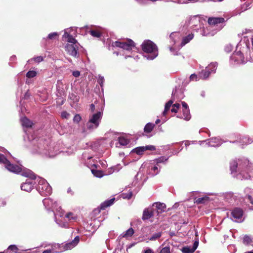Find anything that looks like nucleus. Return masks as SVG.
Listing matches in <instances>:
<instances>
[{
    "label": "nucleus",
    "mask_w": 253,
    "mask_h": 253,
    "mask_svg": "<svg viewBox=\"0 0 253 253\" xmlns=\"http://www.w3.org/2000/svg\"><path fill=\"white\" fill-rule=\"evenodd\" d=\"M142 253H155L154 251L150 248H147Z\"/></svg>",
    "instance_id": "69168bd1"
},
{
    "label": "nucleus",
    "mask_w": 253,
    "mask_h": 253,
    "mask_svg": "<svg viewBox=\"0 0 253 253\" xmlns=\"http://www.w3.org/2000/svg\"><path fill=\"white\" fill-rule=\"evenodd\" d=\"M160 168L157 166L151 164L148 166L149 173L152 176L155 175L159 173L160 171Z\"/></svg>",
    "instance_id": "412c9836"
},
{
    "label": "nucleus",
    "mask_w": 253,
    "mask_h": 253,
    "mask_svg": "<svg viewBox=\"0 0 253 253\" xmlns=\"http://www.w3.org/2000/svg\"><path fill=\"white\" fill-rule=\"evenodd\" d=\"M42 202L46 209L47 210L55 209L60 212L61 217L63 216L64 212L61 210V207L58 206L56 201H53L50 198H45Z\"/></svg>",
    "instance_id": "9b49d317"
},
{
    "label": "nucleus",
    "mask_w": 253,
    "mask_h": 253,
    "mask_svg": "<svg viewBox=\"0 0 253 253\" xmlns=\"http://www.w3.org/2000/svg\"><path fill=\"white\" fill-rule=\"evenodd\" d=\"M153 206L155 207L158 210H160V212L164 211L166 209V206L164 203H155Z\"/></svg>",
    "instance_id": "7c9ffc66"
},
{
    "label": "nucleus",
    "mask_w": 253,
    "mask_h": 253,
    "mask_svg": "<svg viewBox=\"0 0 253 253\" xmlns=\"http://www.w3.org/2000/svg\"><path fill=\"white\" fill-rule=\"evenodd\" d=\"M37 190L41 195L47 196L52 192V189L47 182L44 179L39 178Z\"/></svg>",
    "instance_id": "6e6552de"
},
{
    "label": "nucleus",
    "mask_w": 253,
    "mask_h": 253,
    "mask_svg": "<svg viewBox=\"0 0 253 253\" xmlns=\"http://www.w3.org/2000/svg\"><path fill=\"white\" fill-rule=\"evenodd\" d=\"M79 237L76 236L72 241L66 244L65 245H63L61 246H60V247L58 248V249L61 250L62 252L63 251L71 250L77 245V244L79 242Z\"/></svg>",
    "instance_id": "4468645a"
},
{
    "label": "nucleus",
    "mask_w": 253,
    "mask_h": 253,
    "mask_svg": "<svg viewBox=\"0 0 253 253\" xmlns=\"http://www.w3.org/2000/svg\"><path fill=\"white\" fill-rule=\"evenodd\" d=\"M20 167H21V171L18 173H21L22 175L30 178V179H27L25 182L22 184L21 189L22 190L29 192L31 191L34 188L35 184L34 180L36 178V176L31 170L23 169L22 166Z\"/></svg>",
    "instance_id": "39448f33"
},
{
    "label": "nucleus",
    "mask_w": 253,
    "mask_h": 253,
    "mask_svg": "<svg viewBox=\"0 0 253 253\" xmlns=\"http://www.w3.org/2000/svg\"><path fill=\"white\" fill-rule=\"evenodd\" d=\"M21 122L22 126L26 127H31L33 124V122L26 117L22 118Z\"/></svg>",
    "instance_id": "393cba45"
},
{
    "label": "nucleus",
    "mask_w": 253,
    "mask_h": 253,
    "mask_svg": "<svg viewBox=\"0 0 253 253\" xmlns=\"http://www.w3.org/2000/svg\"><path fill=\"white\" fill-rule=\"evenodd\" d=\"M113 137V143H115L116 147H120L121 146L129 147L130 140L126 138L125 136H120L116 132L112 131V137Z\"/></svg>",
    "instance_id": "1a4fd4ad"
},
{
    "label": "nucleus",
    "mask_w": 253,
    "mask_h": 253,
    "mask_svg": "<svg viewBox=\"0 0 253 253\" xmlns=\"http://www.w3.org/2000/svg\"><path fill=\"white\" fill-rule=\"evenodd\" d=\"M200 145L202 143L206 142V145L211 147H218L222 143V140L217 137H212L206 141H200Z\"/></svg>",
    "instance_id": "2eb2a0df"
},
{
    "label": "nucleus",
    "mask_w": 253,
    "mask_h": 253,
    "mask_svg": "<svg viewBox=\"0 0 253 253\" xmlns=\"http://www.w3.org/2000/svg\"><path fill=\"white\" fill-rule=\"evenodd\" d=\"M42 60H43V57L41 56H37L36 57L33 58L31 59L30 60H29L28 61V62L29 63H30L32 61H34L35 62H36L37 63H40V62H42Z\"/></svg>",
    "instance_id": "09e8293b"
},
{
    "label": "nucleus",
    "mask_w": 253,
    "mask_h": 253,
    "mask_svg": "<svg viewBox=\"0 0 253 253\" xmlns=\"http://www.w3.org/2000/svg\"><path fill=\"white\" fill-rule=\"evenodd\" d=\"M162 236V232H158L153 234L149 238L150 241H155L160 238Z\"/></svg>",
    "instance_id": "ea45409f"
},
{
    "label": "nucleus",
    "mask_w": 253,
    "mask_h": 253,
    "mask_svg": "<svg viewBox=\"0 0 253 253\" xmlns=\"http://www.w3.org/2000/svg\"><path fill=\"white\" fill-rule=\"evenodd\" d=\"M250 42L253 44V37H244L238 43L236 51L230 58L231 64L235 65L244 64L248 61V57H244V54H247L250 51Z\"/></svg>",
    "instance_id": "f257e3e1"
},
{
    "label": "nucleus",
    "mask_w": 253,
    "mask_h": 253,
    "mask_svg": "<svg viewBox=\"0 0 253 253\" xmlns=\"http://www.w3.org/2000/svg\"><path fill=\"white\" fill-rule=\"evenodd\" d=\"M142 49L145 54L144 57L148 60H153L158 55V48L156 45L150 40L143 42L141 44Z\"/></svg>",
    "instance_id": "20e7f679"
},
{
    "label": "nucleus",
    "mask_w": 253,
    "mask_h": 253,
    "mask_svg": "<svg viewBox=\"0 0 253 253\" xmlns=\"http://www.w3.org/2000/svg\"><path fill=\"white\" fill-rule=\"evenodd\" d=\"M88 32L94 37L99 38L101 35V32L97 30L91 29Z\"/></svg>",
    "instance_id": "58836bf2"
},
{
    "label": "nucleus",
    "mask_w": 253,
    "mask_h": 253,
    "mask_svg": "<svg viewBox=\"0 0 253 253\" xmlns=\"http://www.w3.org/2000/svg\"><path fill=\"white\" fill-rule=\"evenodd\" d=\"M0 164H4L5 168L10 172L18 173L21 171V167L11 164L7 159L1 154H0Z\"/></svg>",
    "instance_id": "9d476101"
},
{
    "label": "nucleus",
    "mask_w": 253,
    "mask_h": 253,
    "mask_svg": "<svg viewBox=\"0 0 253 253\" xmlns=\"http://www.w3.org/2000/svg\"><path fill=\"white\" fill-rule=\"evenodd\" d=\"M168 158H167L165 157H161L158 159L154 161V163H156L157 165H158L159 163H164L168 160Z\"/></svg>",
    "instance_id": "49530a36"
},
{
    "label": "nucleus",
    "mask_w": 253,
    "mask_h": 253,
    "mask_svg": "<svg viewBox=\"0 0 253 253\" xmlns=\"http://www.w3.org/2000/svg\"><path fill=\"white\" fill-rule=\"evenodd\" d=\"M111 205V200H107L102 203L101 204L99 207V209H100L101 210H104L106 208L109 207Z\"/></svg>",
    "instance_id": "f704fd0d"
},
{
    "label": "nucleus",
    "mask_w": 253,
    "mask_h": 253,
    "mask_svg": "<svg viewBox=\"0 0 253 253\" xmlns=\"http://www.w3.org/2000/svg\"><path fill=\"white\" fill-rule=\"evenodd\" d=\"M233 49V46L231 44H227L224 48V50L226 52H229Z\"/></svg>",
    "instance_id": "603ef678"
},
{
    "label": "nucleus",
    "mask_w": 253,
    "mask_h": 253,
    "mask_svg": "<svg viewBox=\"0 0 253 253\" xmlns=\"http://www.w3.org/2000/svg\"><path fill=\"white\" fill-rule=\"evenodd\" d=\"M73 75L76 77H79L80 76V72L78 71H74L72 73Z\"/></svg>",
    "instance_id": "338daca9"
},
{
    "label": "nucleus",
    "mask_w": 253,
    "mask_h": 253,
    "mask_svg": "<svg viewBox=\"0 0 253 253\" xmlns=\"http://www.w3.org/2000/svg\"><path fill=\"white\" fill-rule=\"evenodd\" d=\"M253 242V239L248 235H245L243 237V243L245 245H250Z\"/></svg>",
    "instance_id": "473e14b6"
},
{
    "label": "nucleus",
    "mask_w": 253,
    "mask_h": 253,
    "mask_svg": "<svg viewBox=\"0 0 253 253\" xmlns=\"http://www.w3.org/2000/svg\"><path fill=\"white\" fill-rule=\"evenodd\" d=\"M210 74V71L206 68L205 70H202L199 75V78L201 79H207Z\"/></svg>",
    "instance_id": "cd10ccee"
},
{
    "label": "nucleus",
    "mask_w": 253,
    "mask_h": 253,
    "mask_svg": "<svg viewBox=\"0 0 253 253\" xmlns=\"http://www.w3.org/2000/svg\"><path fill=\"white\" fill-rule=\"evenodd\" d=\"M243 211L242 209L236 208L233 210L231 212V218L232 220L241 222L243 221Z\"/></svg>",
    "instance_id": "f8f14e48"
},
{
    "label": "nucleus",
    "mask_w": 253,
    "mask_h": 253,
    "mask_svg": "<svg viewBox=\"0 0 253 253\" xmlns=\"http://www.w3.org/2000/svg\"><path fill=\"white\" fill-rule=\"evenodd\" d=\"M190 23L192 24L191 27L194 30H196L195 27L200 23V19L198 17L195 16L191 18L190 20Z\"/></svg>",
    "instance_id": "bb28decb"
},
{
    "label": "nucleus",
    "mask_w": 253,
    "mask_h": 253,
    "mask_svg": "<svg viewBox=\"0 0 253 253\" xmlns=\"http://www.w3.org/2000/svg\"><path fill=\"white\" fill-rule=\"evenodd\" d=\"M153 216V211L152 208L145 209L143 212L142 219H148Z\"/></svg>",
    "instance_id": "aec40b11"
},
{
    "label": "nucleus",
    "mask_w": 253,
    "mask_h": 253,
    "mask_svg": "<svg viewBox=\"0 0 253 253\" xmlns=\"http://www.w3.org/2000/svg\"><path fill=\"white\" fill-rule=\"evenodd\" d=\"M60 245L58 244H55L52 247L51 249L46 250L44 251L42 253H60L62 252L61 250H58V248H60Z\"/></svg>",
    "instance_id": "b1692460"
},
{
    "label": "nucleus",
    "mask_w": 253,
    "mask_h": 253,
    "mask_svg": "<svg viewBox=\"0 0 253 253\" xmlns=\"http://www.w3.org/2000/svg\"><path fill=\"white\" fill-rule=\"evenodd\" d=\"M8 250H10L11 251H17L18 250V248L15 245H12L9 246Z\"/></svg>",
    "instance_id": "e2e57ef3"
},
{
    "label": "nucleus",
    "mask_w": 253,
    "mask_h": 253,
    "mask_svg": "<svg viewBox=\"0 0 253 253\" xmlns=\"http://www.w3.org/2000/svg\"><path fill=\"white\" fill-rule=\"evenodd\" d=\"M134 233V230L132 228H130L122 234V236L126 238H128L131 237Z\"/></svg>",
    "instance_id": "2f4dec72"
},
{
    "label": "nucleus",
    "mask_w": 253,
    "mask_h": 253,
    "mask_svg": "<svg viewBox=\"0 0 253 253\" xmlns=\"http://www.w3.org/2000/svg\"><path fill=\"white\" fill-rule=\"evenodd\" d=\"M112 46L113 47H118L120 48L119 51H114V54H116L117 55L119 54V53L124 55L125 53L123 52H124V50L130 51L135 48L134 43L131 40H128L126 42L116 41L112 43Z\"/></svg>",
    "instance_id": "423d86ee"
},
{
    "label": "nucleus",
    "mask_w": 253,
    "mask_h": 253,
    "mask_svg": "<svg viewBox=\"0 0 253 253\" xmlns=\"http://www.w3.org/2000/svg\"><path fill=\"white\" fill-rule=\"evenodd\" d=\"M199 79H200L199 78V76L198 77L197 75H196V74H192L190 76V81H197L199 80Z\"/></svg>",
    "instance_id": "4d7b16f0"
},
{
    "label": "nucleus",
    "mask_w": 253,
    "mask_h": 253,
    "mask_svg": "<svg viewBox=\"0 0 253 253\" xmlns=\"http://www.w3.org/2000/svg\"><path fill=\"white\" fill-rule=\"evenodd\" d=\"M78 44L67 43L65 46L66 51L71 56L77 57L78 56Z\"/></svg>",
    "instance_id": "ddd939ff"
},
{
    "label": "nucleus",
    "mask_w": 253,
    "mask_h": 253,
    "mask_svg": "<svg viewBox=\"0 0 253 253\" xmlns=\"http://www.w3.org/2000/svg\"><path fill=\"white\" fill-rule=\"evenodd\" d=\"M32 149L33 153L48 155L50 157L54 156V155L47 150V143L45 142V140L44 139H34L32 141Z\"/></svg>",
    "instance_id": "7ed1b4c3"
},
{
    "label": "nucleus",
    "mask_w": 253,
    "mask_h": 253,
    "mask_svg": "<svg viewBox=\"0 0 253 253\" xmlns=\"http://www.w3.org/2000/svg\"><path fill=\"white\" fill-rule=\"evenodd\" d=\"M122 168V166L121 164H117L116 166L112 167V173L118 172Z\"/></svg>",
    "instance_id": "8fccbe9b"
},
{
    "label": "nucleus",
    "mask_w": 253,
    "mask_h": 253,
    "mask_svg": "<svg viewBox=\"0 0 253 253\" xmlns=\"http://www.w3.org/2000/svg\"><path fill=\"white\" fill-rule=\"evenodd\" d=\"M144 148L145 151L146 150L154 151L156 149L155 147L151 145L144 146Z\"/></svg>",
    "instance_id": "3c124183"
},
{
    "label": "nucleus",
    "mask_w": 253,
    "mask_h": 253,
    "mask_svg": "<svg viewBox=\"0 0 253 253\" xmlns=\"http://www.w3.org/2000/svg\"><path fill=\"white\" fill-rule=\"evenodd\" d=\"M253 191V190L251 189L249 187H246L245 190H244V192L245 193L247 194V197L248 198V196H250L249 195V194H250L251 193H252V192Z\"/></svg>",
    "instance_id": "052dcab7"
},
{
    "label": "nucleus",
    "mask_w": 253,
    "mask_h": 253,
    "mask_svg": "<svg viewBox=\"0 0 253 253\" xmlns=\"http://www.w3.org/2000/svg\"><path fill=\"white\" fill-rule=\"evenodd\" d=\"M199 0H175L173 2L177 3L183 4V3H187L189 2H196L198 1Z\"/></svg>",
    "instance_id": "37998d69"
},
{
    "label": "nucleus",
    "mask_w": 253,
    "mask_h": 253,
    "mask_svg": "<svg viewBox=\"0 0 253 253\" xmlns=\"http://www.w3.org/2000/svg\"><path fill=\"white\" fill-rule=\"evenodd\" d=\"M68 29L65 30L64 34L63 36V38L66 40L67 42H68V43L79 44L76 40L72 36L70 35L68 33Z\"/></svg>",
    "instance_id": "a211bd4d"
},
{
    "label": "nucleus",
    "mask_w": 253,
    "mask_h": 253,
    "mask_svg": "<svg viewBox=\"0 0 253 253\" xmlns=\"http://www.w3.org/2000/svg\"><path fill=\"white\" fill-rule=\"evenodd\" d=\"M145 151L144 146L138 147L133 149L132 151V153H135L138 155H142Z\"/></svg>",
    "instance_id": "c9c22d12"
},
{
    "label": "nucleus",
    "mask_w": 253,
    "mask_h": 253,
    "mask_svg": "<svg viewBox=\"0 0 253 253\" xmlns=\"http://www.w3.org/2000/svg\"><path fill=\"white\" fill-rule=\"evenodd\" d=\"M210 194L204 195L202 197H200L195 200V203L197 204H205L210 201V198L208 196Z\"/></svg>",
    "instance_id": "5701e85b"
},
{
    "label": "nucleus",
    "mask_w": 253,
    "mask_h": 253,
    "mask_svg": "<svg viewBox=\"0 0 253 253\" xmlns=\"http://www.w3.org/2000/svg\"><path fill=\"white\" fill-rule=\"evenodd\" d=\"M37 73L35 71L30 70L26 74V77L28 78H34L36 76Z\"/></svg>",
    "instance_id": "de8ad7c7"
},
{
    "label": "nucleus",
    "mask_w": 253,
    "mask_h": 253,
    "mask_svg": "<svg viewBox=\"0 0 253 253\" xmlns=\"http://www.w3.org/2000/svg\"><path fill=\"white\" fill-rule=\"evenodd\" d=\"M183 115L184 117V119L188 121L190 119V115L189 113V109H183Z\"/></svg>",
    "instance_id": "79ce46f5"
},
{
    "label": "nucleus",
    "mask_w": 253,
    "mask_h": 253,
    "mask_svg": "<svg viewBox=\"0 0 253 253\" xmlns=\"http://www.w3.org/2000/svg\"><path fill=\"white\" fill-rule=\"evenodd\" d=\"M101 211L99 207L95 209L91 213V218L94 219L97 218V215L100 213Z\"/></svg>",
    "instance_id": "e433bc0d"
},
{
    "label": "nucleus",
    "mask_w": 253,
    "mask_h": 253,
    "mask_svg": "<svg viewBox=\"0 0 253 253\" xmlns=\"http://www.w3.org/2000/svg\"><path fill=\"white\" fill-rule=\"evenodd\" d=\"M198 30V32H200V34L202 36H213L214 35L213 33L210 31V28L204 27L200 28V29Z\"/></svg>",
    "instance_id": "4be33fe9"
},
{
    "label": "nucleus",
    "mask_w": 253,
    "mask_h": 253,
    "mask_svg": "<svg viewBox=\"0 0 253 253\" xmlns=\"http://www.w3.org/2000/svg\"><path fill=\"white\" fill-rule=\"evenodd\" d=\"M81 120V117L79 114H76L73 119L74 122L79 123Z\"/></svg>",
    "instance_id": "5fc2aeb1"
},
{
    "label": "nucleus",
    "mask_w": 253,
    "mask_h": 253,
    "mask_svg": "<svg viewBox=\"0 0 253 253\" xmlns=\"http://www.w3.org/2000/svg\"><path fill=\"white\" fill-rule=\"evenodd\" d=\"M176 90H173L172 93V97H171V100L169 101L165 105V110L163 112V115L164 116H165L167 114L168 111L169 110L170 107L172 105L173 101L175 100V96L176 95Z\"/></svg>",
    "instance_id": "f3484780"
},
{
    "label": "nucleus",
    "mask_w": 253,
    "mask_h": 253,
    "mask_svg": "<svg viewBox=\"0 0 253 253\" xmlns=\"http://www.w3.org/2000/svg\"><path fill=\"white\" fill-rule=\"evenodd\" d=\"M230 169L232 174L234 172H239L236 175L237 179L243 180L250 177L249 172L253 169L252 164L246 158L233 161L230 163Z\"/></svg>",
    "instance_id": "f03ea898"
},
{
    "label": "nucleus",
    "mask_w": 253,
    "mask_h": 253,
    "mask_svg": "<svg viewBox=\"0 0 253 253\" xmlns=\"http://www.w3.org/2000/svg\"><path fill=\"white\" fill-rule=\"evenodd\" d=\"M65 217L70 221H74L77 219V216L72 212H68L66 213Z\"/></svg>",
    "instance_id": "a19ab883"
},
{
    "label": "nucleus",
    "mask_w": 253,
    "mask_h": 253,
    "mask_svg": "<svg viewBox=\"0 0 253 253\" xmlns=\"http://www.w3.org/2000/svg\"><path fill=\"white\" fill-rule=\"evenodd\" d=\"M101 118L102 113L100 111L90 115L86 124L87 129L90 131L96 129L99 126Z\"/></svg>",
    "instance_id": "0eeeda50"
},
{
    "label": "nucleus",
    "mask_w": 253,
    "mask_h": 253,
    "mask_svg": "<svg viewBox=\"0 0 253 253\" xmlns=\"http://www.w3.org/2000/svg\"><path fill=\"white\" fill-rule=\"evenodd\" d=\"M248 6L249 5H248V4H246L243 5L242 7H241L242 12H243V11H246V10H247L249 8V7H248Z\"/></svg>",
    "instance_id": "774afa93"
},
{
    "label": "nucleus",
    "mask_w": 253,
    "mask_h": 253,
    "mask_svg": "<svg viewBox=\"0 0 253 253\" xmlns=\"http://www.w3.org/2000/svg\"><path fill=\"white\" fill-rule=\"evenodd\" d=\"M59 36V34L57 32H53L48 35L47 39L49 40H54L57 39Z\"/></svg>",
    "instance_id": "a18cd8bd"
},
{
    "label": "nucleus",
    "mask_w": 253,
    "mask_h": 253,
    "mask_svg": "<svg viewBox=\"0 0 253 253\" xmlns=\"http://www.w3.org/2000/svg\"><path fill=\"white\" fill-rule=\"evenodd\" d=\"M140 174H141V173H140V172H138L137 174V175L135 176V180L133 182L132 185L134 186H138L139 184H137V183H138V178H137V177L140 175Z\"/></svg>",
    "instance_id": "864d4df0"
},
{
    "label": "nucleus",
    "mask_w": 253,
    "mask_h": 253,
    "mask_svg": "<svg viewBox=\"0 0 253 253\" xmlns=\"http://www.w3.org/2000/svg\"><path fill=\"white\" fill-rule=\"evenodd\" d=\"M199 245L198 240L195 241L192 247H185L182 248L181 251L183 253H193L197 249Z\"/></svg>",
    "instance_id": "dca6fc26"
},
{
    "label": "nucleus",
    "mask_w": 253,
    "mask_h": 253,
    "mask_svg": "<svg viewBox=\"0 0 253 253\" xmlns=\"http://www.w3.org/2000/svg\"><path fill=\"white\" fill-rule=\"evenodd\" d=\"M217 67V63H211L209 65L208 67L206 68L207 70L210 71V74L212 73H215Z\"/></svg>",
    "instance_id": "72a5a7b5"
},
{
    "label": "nucleus",
    "mask_w": 253,
    "mask_h": 253,
    "mask_svg": "<svg viewBox=\"0 0 253 253\" xmlns=\"http://www.w3.org/2000/svg\"><path fill=\"white\" fill-rule=\"evenodd\" d=\"M194 37V35L193 34H189L187 36L184 37L182 39L181 46H183L185 45L186 44L188 43L191 40L193 39Z\"/></svg>",
    "instance_id": "a878e982"
},
{
    "label": "nucleus",
    "mask_w": 253,
    "mask_h": 253,
    "mask_svg": "<svg viewBox=\"0 0 253 253\" xmlns=\"http://www.w3.org/2000/svg\"><path fill=\"white\" fill-rule=\"evenodd\" d=\"M224 21V18L220 17H211L208 19V23L210 26L222 23Z\"/></svg>",
    "instance_id": "6ab92c4d"
},
{
    "label": "nucleus",
    "mask_w": 253,
    "mask_h": 253,
    "mask_svg": "<svg viewBox=\"0 0 253 253\" xmlns=\"http://www.w3.org/2000/svg\"><path fill=\"white\" fill-rule=\"evenodd\" d=\"M252 142L250 138L247 136H244L241 139H240L239 142L240 143V145L242 147H244V146L248 144H250Z\"/></svg>",
    "instance_id": "c85d7f7f"
},
{
    "label": "nucleus",
    "mask_w": 253,
    "mask_h": 253,
    "mask_svg": "<svg viewBox=\"0 0 253 253\" xmlns=\"http://www.w3.org/2000/svg\"><path fill=\"white\" fill-rule=\"evenodd\" d=\"M127 57H133L134 58V59L135 60H137L139 58L138 55H135V56H134V55H126L125 58H126Z\"/></svg>",
    "instance_id": "0e129e2a"
},
{
    "label": "nucleus",
    "mask_w": 253,
    "mask_h": 253,
    "mask_svg": "<svg viewBox=\"0 0 253 253\" xmlns=\"http://www.w3.org/2000/svg\"><path fill=\"white\" fill-rule=\"evenodd\" d=\"M91 172L93 175L97 177L101 178L103 176V172L101 170L92 169Z\"/></svg>",
    "instance_id": "4c0bfd02"
},
{
    "label": "nucleus",
    "mask_w": 253,
    "mask_h": 253,
    "mask_svg": "<svg viewBox=\"0 0 253 253\" xmlns=\"http://www.w3.org/2000/svg\"><path fill=\"white\" fill-rule=\"evenodd\" d=\"M159 253H170V249L169 247H164Z\"/></svg>",
    "instance_id": "6e6d98bb"
},
{
    "label": "nucleus",
    "mask_w": 253,
    "mask_h": 253,
    "mask_svg": "<svg viewBox=\"0 0 253 253\" xmlns=\"http://www.w3.org/2000/svg\"><path fill=\"white\" fill-rule=\"evenodd\" d=\"M6 202L4 199H0V207H4L6 205Z\"/></svg>",
    "instance_id": "680f3d73"
},
{
    "label": "nucleus",
    "mask_w": 253,
    "mask_h": 253,
    "mask_svg": "<svg viewBox=\"0 0 253 253\" xmlns=\"http://www.w3.org/2000/svg\"><path fill=\"white\" fill-rule=\"evenodd\" d=\"M132 195V193L131 192H129L128 193L126 194H123L122 195V196H123V198L124 199H130L131 198Z\"/></svg>",
    "instance_id": "13d9d810"
},
{
    "label": "nucleus",
    "mask_w": 253,
    "mask_h": 253,
    "mask_svg": "<svg viewBox=\"0 0 253 253\" xmlns=\"http://www.w3.org/2000/svg\"><path fill=\"white\" fill-rule=\"evenodd\" d=\"M155 126V125L153 123H147L145 125V126L144 128V132L146 133L151 132L152 131V130L153 129Z\"/></svg>",
    "instance_id": "c756f323"
},
{
    "label": "nucleus",
    "mask_w": 253,
    "mask_h": 253,
    "mask_svg": "<svg viewBox=\"0 0 253 253\" xmlns=\"http://www.w3.org/2000/svg\"><path fill=\"white\" fill-rule=\"evenodd\" d=\"M249 57H248V61L253 62V44L250 42V51Z\"/></svg>",
    "instance_id": "c03bdc74"
},
{
    "label": "nucleus",
    "mask_w": 253,
    "mask_h": 253,
    "mask_svg": "<svg viewBox=\"0 0 253 253\" xmlns=\"http://www.w3.org/2000/svg\"><path fill=\"white\" fill-rule=\"evenodd\" d=\"M69 116L70 114L66 111H63L61 113V117L63 118L68 119Z\"/></svg>",
    "instance_id": "bf43d9fd"
}]
</instances>
